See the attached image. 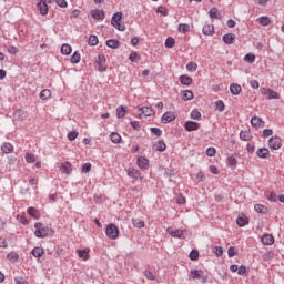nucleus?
Segmentation results:
<instances>
[{"mask_svg":"<svg viewBox=\"0 0 284 284\" xmlns=\"http://www.w3.org/2000/svg\"><path fill=\"white\" fill-rule=\"evenodd\" d=\"M175 41H174V38H166V40H165V48H173L174 45H175Z\"/></svg>","mask_w":284,"mask_h":284,"instance_id":"8fccbe9b","label":"nucleus"},{"mask_svg":"<svg viewBox=\"0 0 284 284\" xmlns=\"http://www.w3.org/2000/svg\"><path fill=\"white\" fill-rule=\"evenodd\" d=\"M71 63H79L81 61V54L79 51H75L70 59Z\"/></svg>","mask_w":284,"mask_h":284,"instance_id":"c03bdc74","label":"nucleus"},{"mask_svg":"<svg viewBox=\"0 0 284 284\" xmlns=\"http://www.w3.org/2000/svg\"><path fill=\"white\" fill-rule=\"evenodd\" d=\"M272 134H274V131L272 129H264L263 130L264 139H267V136H272Z\"/></svg>","mask_w":284,"mask_h":284,"instance_id":"680f3d73","label":"nucleus"},{"mask_svg":"<svg viewBox=\"0 0 284 284\" xmlns=\"http://www.w3.org/2000/svg\"><path fill=\"white\" fill-rule=\"evenodd\" d=\"M251 125H253V128H261V125H263V119L260 116H253L251 119Z\"/></svg>","mask_w":284,"mask_h":284,"instance_id":"a878e982","label":"nucleus"},{"mask_svg":"<svg viewBox=\"0 0 284 284\" xmlns=\"http://www.w3.org/2000/svg\"><path fill=\"white\" fill-rule=\"evenodd\" d=\"M138 165L140 170H148L150 168V161L144 156H140L138 158Z\"/></svg>","mask_w":284,"mask_h":284,"instance_id":"4468645a","label":"nucleus"},{"mask_svg":"<svg viewBox=\"0 0 284 284\" xmlns=\"http://www.w3.org/2000/svg\"><path fill=\"white\" fill-rule=\"evenodd\" d=\"M191 261H199V252L196 250H192L189 254Z\"/></svg>","mask_w":284,"mask_h":284,"instance_id":"603ef678","label":"nucleus"},{"mask_svg":"<svg viewBox=\"0 0 284 284\" xmlns=\"http://www.w3.org/2000/svg\"><path fill=\"white\" fill-rule=\"evenodd\" d=\"M88 43H89V45H98L99 44V38L97 36H90Z\"/></svg>","mask_w":284,"mask_h":284,"instance_id":"09e8293b","label":"nucleus"},{"mask_svg":"<svg viewBox=\"0 0 284 284\" xmlns=\"http://www.w3.org/2000/svg\"><path fill=\"white\" fill-rule=\"evenodd\" d=\"M261 93L264 94V97H267V99L272 100V99H280L278 97V92L272 90V89H267V88H262L261 89Z\"/></svg>","mask_w":284,"mask_h":284,"instance_id":"6e6552de","label":"nucleus"},{"mask_svg":"<svg viewBox=\"0 0 284 284\" xmlns=\"http://www.w3.org/2000/svg\"><path fill=\"white\" fill-rule=\"evenodd\" d=\"M27 212L29 216H32L33 219H39L41 216V213H39V210L36 207H29Z\"/></svg>","mask_w":284,"mask_h":284,"instance_id":"c9c22d12","label":"nucleus"},{"mask_svg":"<svg viewBox=\"0 0 284 284\" xmlns=\"http://www.w3.org/2000/svg\"><path fill=\"white\" fill-rule=\"evenodd\" d=\"M106 45L108 48H112V50H116V48L120 45V42L116 39H110L106 41Z\"/></svg>","mask_w":284,"mask_h":284,"instance_id":"72a5a7b5","label":"nucleus"},{"mask_svg":"<svg viewBox=\"0 0 284 284\" xmlns=\"http://www.w3.org/2000/svg\"><path fill=\"white\" fill-rule=\"evenodd\" d=\"M24 159H26L27 163H34V161H37V158H34V154H32V153H27L24 155Z\"/></svg>","mask_w":284,"mask_h":284,"instance_id":"864d4df0","label":"nucleus"},{"mask_svg":"<svg viewBox=\"0 0 284 284\" xmlns=\"http://www.w3.org/2000/svg\"><path fill=\"white\" fill-rule=\"evenodd\" d=\"M174 119H176V114L172 111H168L162 115L161 121L162 123H172Z\"/></svg>","mask_w":284,"mask_h":284,"instance_id":"9b49d317","label":"nucleus"},{"mask_svg":"<svg viewBox=\"0 0 284 284\" xmlns=\"http://www.w3.org/2000/svg\"><path fill=\"white\" fill-rule=\"evenodd\" d=\"M32 256H34L36 258H41V256H43V254H45V251H43V248L41 247H34L31 251Z\"/></svg>","mask_w":284,"mask_h":284,"instance_id":"393cba45","label":"nucleus"},{"mask_svg":"<svg viewBox=\"0 0 284 284\" xmlns=\"http://www.w3.org/2000/svg\"><path fill=\"white\" fill-rule=\"evenodd\" d=\"M202 32L205 34V37H212L214 34V26L205 24L202 29Z\"/></svg>","mask_w":284,"mask_h":284,"instance_id":"412c9836","label":"nucleus"},{"mask_svg":"<svg viewBox=\"0 0 284 284\" xmlns=\"http://www.w3.org/2000/svg\"><path fill=\"white\" fill-rule=\"evenodd\" d=\"M239 162L236 161V159L234 158V156H229L227 159H226V165L229 166V168H236V164H237Z\"/></svg>","mask_w":284,"mask_h":284,"instance_id":"a19ab883","label":"nucleus"},{"mask_svg":"<svg viewBox=\"0 0 284 284\" xmlns=\"http://www.w3.org/2000/svg\"><path fill=\"white\" fill-rule=\"evenodd\" d=\"M256 156H258V159H267V156H270V150L267 148H260L256 151Z\"/></svg>","mask_w":284,"mask_h":284,"instance_id":"a211bd4d","label":"nucleus"},{"mask_svg":"<svg viewBox=\"0 0 284 284\" xmlns=\"http://www.w3.org/2000/svg\"><path fill=\"white\" fill-rule=\"evenodd\" d=\"M191 119H193L194 121H200L201 113L199 112V110L195 109L191 112Z\"/></svg>","mask_w":284,"mask_h":284,"instance_id":"3c124183","label":"nucleus"},{"mask_svg":"<svg viewBox=\"0 0 284 284\" xmlns=\"http://www.w3.org/2000/svg\"><path fill=\"white\" fill-rule=\"evenodd\" d=\"M166 149L168 145L161 140L153 143V150H155V152H165Z\"/></svg>","mask_w":284,"mask_h":284,"instance_id":"ddd939ff","label":"nucleus"},{"mask_svg":"<svg viewBox=\"0 0 284 284\" xmlns=\"http://www.w3.org/2000/svg\"><path fill=\"white\" fill-rule=\"evenodd\" d=\"M237 274L239 276H245L247 274V267L245 265L237 266Z\"/></svg>","mask_w":284,"mask_h":284,"instance_id":"5fc2aeb1","label":"nucleus"},{"mask_svg":"<svg viewBox=\"0 0 284 284\" xmlns=\"http://www.w3.org/2000/svg\"><path fill=\"white\" fill-rule=\"evenodd\" d=\"M215 110H217L219 112L225 111V103L223 102V100H217L215 102Z\"/></svg>","mask_w":284,"mask_h":284,"instance_id":"79ce46f5","label":"nucleus"},{"mask_svg":"<svg viewBox=\"0 0 284 284\" xmlns=\"http://www.w3.org/2000/svg\"><path fill=\"white\" fill-rule=\"evenodd\" d=\"M126 114H128V110L125 109V106H123V105L118 106V109H116L118 119H123Z\"/></svg>","mask_w":284,"mask_h":284,"instance_id":"7c9ffc66","label":"nucleus"},{"mask_svg":"<svg viewBox=\"0 0 284 284\" xmlns=\"http://www.w3.org/2000/svg\"><path fill=\"white\" fill-rule=\"evenodd\" d=\"M214 254L217 256H223V247L222 246H215L214 247Z\"/></svg>","mask_w":284,"mask_h":284,"instance_id":"338daca9","label":"nucleus"},{"mask_svg":"<svg viewBox=\"0 0 284 284\" xmlns=\"http://www.w3.org/2000/svg\"><path fill=\"white\" fill-rule=\"evenodd\" d=\"M141 55H139V53L136 52H131L129 60L131 61V63H136V61H140Z\"/></svg>","mask_w":284,"mask_h":284,"instance_id":"a18cd8bd","label":"nucleus"},{"mask_svg":"<svg viewBox=\"0 0 284 284\" xmlns=\"http://www.w3.org/2000/svg\"><path fill=\"white\" fill-rule=\"evenodd\" d=\"M90 170H92V164H91V163H84V164L82 165V172H83L84 174H88V172H90Z\"/></svg>","mask_w":284,"mask_h":284,"instance_id":"13d9d810","label":"nucleus"},{"mask_svg":"<svg viewBox=\"0 0 284 284\" xmlns=\"http://www.w3.org/2000/svg\"><path fill=\"white\" fill-rule=\"evenodd\" d=\"M132 225H134L135 227L141 230V229L145 227V221H143L141 219H133L132 220Z\"/></svg>","mask_w":284,"mask_h":284,"instance_id":"f704fd0d","label":"nucleus"},{"mask_svg":"<svg viewBox=\"0 0 284 284\" xmlns=\"http://www.w3.org/2000/svg\"><path fill=\"white\" fill-rule=\"evenodd\" d=\"M244 61H246L247 63H254V61H256V55H254V53H247L244 57Z\"/></svg>","mask_w":284,"mask_h":284,"instance_id":"49530a36","label":"nucleus"},{"mask_svg":"<svg viewBox=\"0 0 284 284\" xmlns=\"http://www.w3.org/2000/svg\"><path fill=\"white\" fill-rule=\"evenodd\" d=\"M95 65L99 72H106L108 63L105 62V55L100 53L95 60Z\"/></svg>","mask_w":284,"mask_h":284,"instance_id":"20e7f679","label":"nucleus"},{"mask_svg":"<svg viewBox=\"0 0 284 284\" xmlns=\"http://www.w3.org/2000/svg\"><path fill=\"white\" fill-rule=\"evenodd\" d=\"M126 175L130 179H134V181H143V175L141 174V171L134 168H129L126 170Z\"/></svg>","mask_w":284,"mask_h":284,"instance_id":"423d86ee","label":"nucleus"},{"mask_svg":"<svg viewBox=\"0 0 284 284\" xmlns=\"http://www.w3.org/2000/svg\"><path fill=\"white\" fill-rule=\"evenodd\" d=\"M184 128H185L186 132H196V130H199V128H201V124H199V122H194V121H186L184 123Z\"/></svg>","mask_w":284,"mask_h":284,"instance_id":"9d476101","label":"nucleus"},{"mask_svg":"<svg viewBox=\"0 0 284 284\" xmlns=\"http://www.w3.org/2000/svg\"><path fill=\"white\" fill-rule=\"evenodd\" d=\"M178 30L179 32H182L183 34H185V32L190 31V24H185V23L179 24Z\"/></svg>","mask_w":284,"mask_h":284,"instance_id":"de8ad7c7","label":"nucleus"},{"mask_svg":"<svg viewBox=\"0 0 284 284\" xmlns=\"http://www.w3.org/2000/svg\"><path fill=\"white\" fill-rule=\"evenodd\" d=\"M257 23H260V26L265 27V26H270V23H272V20L267 16H262L257 19Z\"/></svg>","mask_w":284,"mask_h":284,"instance_id":"bb28decb","label":"nucleus"},{"mask_svg":"<svg viewBox=\"0 0 284 284\" xmlns=\"http://www.w3.org/2000/svg\"><path fill=\"white\" fill-rule=\"evenodd\" d=\"M140 111L144 116H154V110L151 106H142Z\"/></svg>","mask_w":284,"mask_h":284,"instance_id":"5701e85b","label":"nucleus"},{"mask_svg":"<svg viewBox=\"0 0 284 284\" xmlns=\"http://www.w3.org/2000/svg\"><path fill=\"white\" fill-rule=\"evenodd\" d=\"M14 283L16 284H29L28 281H26V278L18 276L14 278Z\"/></svg>","mask_w":284,"mask_h":284,"instance_id":"69168bd1","label":"nucleus"},{"mask_svg":"<svg viewBox=\"0 0 284 284\" xmlns=\"http://www.w3.org/2000/svg\"><path fill=\"white\" fill-rule=\"evenodd\" d=\"M240 139L241 141H252V133L250 131H241Z\"/></svg>","mask_w":284,"mask_h":284,"instance_id":"c756f323","label":"nucleus"},{"mask_svg":"<svg viewBox=\"0 0 284 284\" xmlns=\"http://www.w3.org/2000/svg\"><path fill=\"white\" fill-rule=\"evenodd\" d=\"M1 151L3 154H12V152H14V146L11 143L4 142L1 145Z\"/></svg>","mask_w":284,"mask_h":284,"instance_id":"f3484780","label":"nucleus"},{"mask_svg":"<svg viewBox=\"0 0 284 284\" xmlns=\"http://www.w3.org/2000/svg\"><path fill=\"white\" fill-rule=\"evenodd\" d=\"M150 130L152 134H155V136H161V134H163V131H161L159 128H151Z\"/></svg>","mask_w":284,"mask_h":284,"instance_id":"e2e57ef3","label":"nucleus"},{"mask_svg":"<svg viewBox=\"0 0 284 284\" xmlns=\"http://www.w3.org/2000/svg\"><path fill=\"white\" fill-rule=\"evenodd\" d=\"M242 91H243V88L241 87V84L232 83L230 85V92L235 97H239V94H241Z\"/></svg>","mask_w":284,"mask_h":284,"instance_id":"2eb2a0df","label":"nucleus"},{"mask_svg":"<svg viewBox=\"0 0 284 284\" xmlns=\"http://www.w3.org/2000/svg\"><path fill=\"white\" fill-rule=\"evenodd\" d=\"M176 203H178V205H185V203H186L185 196L179 195L176 197Z\"/></svg>","mask_w":284,"mask_h":284,"instance_id":"052dcab7","label":"nucleus"},{"mask_svg":"<svg viewBox=\"0 0 284 284\" xmlns=\"http://www.w3.org/2000/svg\"><path fill=\"white\" fill-rule=\"evenodd\" d=\"M55 3L59 8H68V1L65 0H55Z\"/></svg>","mask_w":284,"mask_h":284,"instance_id":"0e129e2a","label":"nucleus"},{"mask_svg":"<svg viewBox=\"0 0 284 284\" xmlns=\"http://www.w3.org/2000/svg\"><path fill=\"white\" fill-rule=\"evenodd\" d=\"M34 227H36L34 235L37 236V239H45V236L50 234V227L43 225L40 222L36 223Z\"/></svg>","mask_w":284,"mask_h":284,"instance_id":"f03ea898","label":"nucleus"},{"mask_svg":"<svg viewBox=\"0 0 284 284\" xmlns=\"http://www.w3.org/2000/svg\"><path fill=\"white\" fill-rule=\"evenodd\" d=\"M190 276L191 278H193L194 281L202 278L203 277V271L202 270H191L190 271Z\"/></svg>","mask_w":284,"mask_h":284,"instance_id":"4be33fe9","label":"nucleus"},{"mask_svg":"<svg viewBox=\"0 0 284 284\" xmlns=\"http://www.w3.org/2000/svg\"><path fill=\"white\" fill-rule=\"evenodd\" d=\"M50 97H52V91H50L49 89H44L40 92V99L42 101H47V99H50Z\"/></svg>","mask_w":284,"mask_h":284,"instance_id":"2f4dec72","label":"nucleus"},{"mask_svg":"<svg viewBox=\"0 0 284 284\" xmlns=\"http://www.w3.org/2000/svg\"><path fill=\"white\" fill-rule=\"evenodd\" d=\"M105 234L108 239H111V241H116V239H119V227L114 224H108L105 227Z\"/></svg>","mask_w":284,"mask_h":284,"instance_id":"7ed1b4c3","label":"nucleus"},{"mask_svg":"<svg viewBox=\"0 0 284 284\" xmlns=\"http://www.w3.org/2000/svg\"><path fill=\"white\" fill-rule=\"evenodd\" d=\"M183 101H192L194 99V93L190 90L182 91Z\"/></svg>","mask_w":284,"mask_h":284,"instance_id":"cd10ccee","label":"nucleus"},{"mask_svg":"<svg viewBox=\"0 0 284 284\" xmlns=\"http://www.w3.org/2000/svg\"><path fill=\"white\" fill-rule=\"evenodd\" d=\"M235 39H236V36L234 33H226L222 37V40L224 41V43H226V45H232Z\"/></svg>","mask_w":284,"mask_h":284,"instance_id":"dca6fc26","label":"nucleus"},{"mask_svg":"<svg viewBox=\"0 0 284 284\" xmlns=\"http://www.w3.org/2000/svg\"><path fill=\"white\" fill-rule=\"evenodd\" d=\"M61 53L65 55L72 54V47L70 44H62Z\"/></svg>","mask_w":284,"mask_h":284,"instance_id":"58836bf2","label":"nucleus"},{"mask_svg":"<svg viewBox=\"0 0 284 284\" xmlns=\"http://www.w3.org/2000/svg\"><path fill=\"white\" fill-rule=\"evenodd\" d=\"M282 146H283V141L281 140L280 136L270 138L268 148H271V150H281Z\"/></svg>","mask_w":284,"mask_h":284,"instance_id":"39448f33","label":"nucleus"},{"mask_svg":"<svg viewBox=\"0 0 284 284\" xmlns=\"http://www.w3.org/2000/svg\"><path fill=\"white\" fill-rule=\"evenodd\" d=\"M68 139L70 140V141H75L77 140V136H79V132H77V131H71V132H69L68 133Z\"/></svg>","mask_w":284,"mask_h":284,"instance_id":"6e6d98bb","label":"nucleus"},{"mask_svg":"<svg viewBox=\"0 0 284 284\" xmlns=\"http://www.w3.org/2000/svg\"><path fill=\"white\" fill-rule=\"evenodd\" d=\"M60 170L62 174H70L72 172V164L70 162L61 163Z\"/></svg>","mask_w":284,"mask_h":284,"instance_id":"aec40b11","label":"nucleus"},{"mask_svg":"<svg viewBox=\"0 0 284 284\" xmlns=\"http://www.w3.org/2000/svg\"><path fill=\"white\" fill-rule=\"evenodd\" d=\"M254 209L258 214H266L267 212V207H265L263 204H255Z\"/></svg>","mask_w":284,"mask_h":284,"instance_id":"37998d69","label":"nucleus"},{"mask_svg":"<svg viewBox=\"0 0 284 284\" xmlns=\"http://www.w3.org/2000/svg\"><path fill=\"white\" fill-rule=\"evenodd\" d=\"M236 223L239 227H245V225L250 223V220L247 219V216L242 215L237 217Z\"/></svg>","mask_w":284,"mask_h":284,"instance_id":"b1692460","label":"nucleus"},{"mask_svg":"<svg viewBox=\"0 0 284 284\" xmlns=\"http://www.w3.org/2000/svg\"><path fill=\"white\" fill-rule=\"evenodd\" d=\"M121 134H119L118 132H112L111 134H110V141L112 142V143H115V144H119V143H121Z\"/></svg>","mask_w":284,"mask_h":284,"instance_id":"c85d7f7f","label":"nucleus"},{"mask_svg":"<svg viewBox=\"0 0 284 284\" xmlns=\"http://www.w3.org/2000/svg\"><path fill=\"white\" fill-rule=\"evenodd\" d=\"M144 276L148 278V281H156V276H154V274L150 271H145Z\"/></svg>","mask_w":284,"mask_h":284,"instance_id":"4d7b16f0","label":"nucleus"},{"mask_svg":"<svg viewBox=\"0 0 284 284\" xmlns=\"http://www.w3.org/2000/svg\"><path fill=\"white\" fill-rule=\"evenodd\" d=\"M51 0H40L38 2V9L40 10V14H42V17H45L49 12V9H48V3H50Z\"/></svg>","mask_w":284,"mask_h":284,"instance_id":"0eeeda50","label":"nucleus"},{"mask_svg":"<svg viewBox=\"0 0 284 284\" xmlns=\"http://www.w3.org/2000/svg\"><path fill=\"white\" fill-rule=\"evenodd\" d=\"M166 232L172 236L173 239H183V234H185V231L181 229L172 230V226H169L166 229Z\"/></svg>","mask_w":284,"mask_h":284,"instance_id":"1a4fd4ad","label":"nucleus"},{"mask_svg":"<svg viewBox=\"0 0 284 284\" xmlns=\"http://www.w3.org/2000/svg\"><path fill=\"white\" fill-rule=\"evenodd\" d=\"M209 17H210V19H220L221 18V13H219V9L212 8L209 11Z\"/></svg>","mask_w":284,"mask_h":284,"instance_id":"e433bc0d","label":"nucleus"},{"mask_svg":"<svg viewBox=\"0 0 284 284\" xmlns=\"http://www.w3.org/2000/svg\"><path fill=\"white\" fill-rule=\"evenodd\" d=\"M180 83H182V85H192V79L187 75H181Z\"/></svg>","mask_w":284,"mask_h":284,"instance_id":"4c0bfd02","label":"nucleus"},{"mask_svg":"<svg viewBox=\"0 0 284 284\" xmlns=\"http://www.w3.org/2000/svg\"><path fill=\"white\" fill-rule=\"evenodd\" d=\"M91 17L97 21H103L105 19V12H103V10L94 9L91 11Z\"/></svg>","mask_w":284,"mask_h":284,"instance_id":"f8f14e48","label":"nucleus"},{"mask_svg":"<svg viewBox=\"0 0 284 284\" xmlns=\"http://www.w3.org/2000/svg\"><path fill=\"white\" fill-rule=\"evenodd\" d=\"M121 19H123L122 12L114 13L111 19V24L113 26V28H115L120 32H125V24L121 23Z\"/></svg>","mask_w":284,"mask_h":284,"instance_id":"f257e3e1","label":"nucleus"},{"mask_svg":"<svg viewBox=\"0 0 284 284\" xmlns=\"http://www.w3.org/2000/svg\"><path fill=\"white\" fill-rule=\"evenodd\" d=\"M227 255L230 258L236 256V247H234V246L229 247Z\"/></svg>","mask_w":284,"mask_h":284,"instance_id":"bf43d9fd","label":"nucleus"},{"mask_svg":"<svg viewBox=\"0 0 284 284\" xmlns=\"http://www.w3.org/2000/svg\"><path fill=\"white\" fill-rule=\"evenodd\" d=\"M263 245H274V236L264 234L261 239Z\"/></svg>","mask_w":284,"mask_h":284,"instance_id":"6ab92c4d","label":"nucleus"},{"mask_svg":"<svg viewBox=\"0 0 284 284\" xmlns=\"http://www.w3.org/2000/svg\"><path fill=\"white\" fill-rule=\"evenodd\" d=\"M214 154H216V149L212 146L206 149V156H214Z\"/></svg>","mask_w":284,"mask_h":284,"instance_id":"774afa93","label":"nucleus"},{"mask_svg":"<svg viewBox=\"0 0 284 284\" xmlns=\"http://www.w3.org/2000/svg\"><path fill=\"white\" fill-rule=\"evenodd\" d=\"M186 70L187 72H196V70H199V64H196V62H189L186 64Z\"/></svg>","mask_w":284,"mask_h":284,"instance_id":"ea45409f","label":"nucleus"},{"mask_svg":"<svg viewBox=\"0 0 284 284\" xmlns=\"http://www.w3.org/2000/svg\"><path fill=\"white\" fill-rule=\"evenodd\" d=\"M77 254L82 261H88L90 258V254L87 250H77Z\"/></svg>","mask_w":284,"mask_h":284,"instance_id":"473e14b6","label":"nucleus"}]
</instances>
